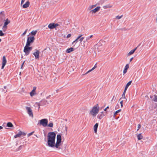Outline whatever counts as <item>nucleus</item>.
<instances>
[{"label": "nucleus", "mask_w": 157, "mask_h": 157, "mask_svg": "<svg viewBox=\"0 0 157 157\" xmlns=\"http://www.w3.org/2000/svg\"><path fill=\"white\" fill-rule=\"evenodd\" d=\"M47 146L51 147H55L56 134L54 132H50L48 133Z\"/></svg>", "instance_id": "nucleus-1"}, {"label": "nucleus", "mask_w": 157, "mask_h": 157, "mask_svg": "<svg viewBox=\"0 0 157 157\" xmlns=\"http://www.w3.org/2000/svg\"><path fill=\"white\" fill-rule=\"evenodd\" d=\"M99 112V107L98 104L94 106L90 110V114L93 117H95Z\"/></svg>", "instance_id": "nucleus-2"}, {"label": "nucleus", "mask_w": 157, "mask_h": 157, "mask_svg": "<svg viewBox=\"0 0 157 157\" xmlns=\"http://www.w3.org/2000/svg\"><path fill=\"white\" fill-rule=\"evenodd\" d=\"M61 142V136L60 134H58L57 136V141L56 144H54L55 147L59 149H60L59 147L60 145Z\"/></svg>", "instance_id": "nucleus-3"}, {"label": "nucleus", "mask_w": 157, "mask_h": 157, "mask_svg": "<svg viewBox=\"0 0 157 157\" xmlns=\"http://www.w3.org/2000/svg\"><path fill=\"white\" fill-rule=\"evenodd\" d=\"M35 40V37L33 36L28 37L26 45L30 46L34 42Z\"/></svg>", "instance_id": "nucleus-4"}, {"label": "nucleus", "mask_w": 157, "mask_h": 157, "mask_svg": "<svg viewBox=\"0 0 157 157\" xmlns=\"http://www.w3.org/2000/svg\"><path fill=\"white\" fill-rule=\"evenodd\" d=\"M48 120L47 119H43L39 121L38 124L40 125H42L43 127H45L48 125Z\"/></svg>", "instance_id": "nucleus-5"}, {"label": "nucleus", "mask_w": 157, "mask_h": 157, "mask_svg": "<svg viewBox=\"0 0 157 157\" xmlns=\"http://www.w3.org/2000/svg\"><path fill=\"white\" fill-rule=\"evenodd\" d=\"M48 103L47 100L43 99L40 101L39 103H36V104L38 106V109L40 108V106H44Z\"/></svg>", "instance_id": "nucleus-6"}, {"label": "nucleus", "mask_w": 157, "mask_h": 157, "mask_svg": "<svg viewBox=\"0 0 157 157\" xmlns=\"http://www.w3.org/2000/svg\"><path fill=\"white\" fill-rule=\"evenodd\" d=\"M28 46H29L26 45L24 47L23 51L25 53V55L27 56L30 52V51L28 48Z\"/></svg>", "instance_id": "nucleus-7"}, {"label": "nucleus", "mask_w": 157, "mask_h": 157, "mask_svg": "<svg viewBox=\"0 0 157 157\" xmlns=\"http://www.w3.org/2000/svg\"><path fill=\"white\" fill-rule=\"evenodd\" d=\"M26 109L29 116L30 117H33V114L32 111V110L31 108L29 107H26Z\"/></svg>", "instance_id": "nucleus-8"}, {"label": "nucleus", "mask_w": 157, "mask_h": 157, "mask_svg": "<svg viewBox=\"0 0 157 157\" xmlns=\"http://www.w3.org/2000/svg\"><path fill=\"white\" fill-rule=\"evenodd\" d=\"M7 61L5 56H4L2 58V67H1L2 69H3L6 64Z\"/></svg>", "instance_id": "nucleus-9"}, {"label": "nucleus", "mask_w": 157, "mask_h": 157, "mask_svg": "<svg viewBox=\"0 0 157 157\" xmlns=\"http://www.w3.org/2000/svg\"><path fill=\"white\" fill-rule=\"evenodd\" d=\"M36 52L33 53V54L35 58L36 59H39V54L40 53V52L39 50L36 49L35 50Z\"/></svg>", "instance_id": "nucleus-10"}, {"label": "nucleus", "mask_w": 157, "mask_h": 157, "mask_svg": "<svg viewBox=\"0 0 157 157\" xmlns=\"http://www.w3.org/2000/svg\"><path fill=\"white\" fill-rule=\"evenodd\" d=\"M100 8V7L99 6H98L96 7V8H95L94 9L91 10L90 11V13H95L96 12H97L98 11Z\"/></svg>", "instance_id": "nucleus-11"}, {"label": "nucleus", "mask_w": 157, "mask_h": 157, "mask_svg": "<svg viewBox=\"0 0 157 157\" xmlns=\"http://www.w3.org/2000/svg\"><path fill=\"white\" fill-rule=\"evenodd\" d=\"M36 89V87H33V90L30 93V94L31 97H33V96H34L35 94H36L35 90Z\"/></svg>", "instance_id": "nucleus-12"}, {"label": "nucleus", "mask_w": 157, "mask_h": 157, "mask_svg": "<svg viewBox=\"0 0 157 157\" xmlns=\"http://www.w3.org/2000/svg\"><path fill=\"white\" fill-rule=\"evenodd\" d=\"M129 67V65L128 64H127L125 66L124 69L123 71V75L125 74L127 71V70Z\"/></svg>", "instance_id": "nucleus-13"}, {"label": "nucleus", "mask_w": 157, "mask_h": 157, "mask_svg": "<svg viewBox=\"0 0 157 157\" xmlns=\"http://www.w3.org/2000/svg\"><path fill=\"white\" fill-rule=\"evenodd\" d=\"M30 4V2L29 1H27L25 4H24L23 6L22 7L24 8H25L28 7L29 5Z\"/></svg>", "instance_id": "nucleus-14"}, {"label": "nucleus", "mask_w": 157, "mask_h": 157, "mask_svg": "<svg viewBox=\"0 0 157 157\" xmlns=\"http://www.w3.org/2000/svg\"><path fill=\"white\" fill-rule=\"evenodd\" d=\"M98 126V124L96 123L94 126V129L95 133H96L97 132V128Z\"/></svg>", "instance_id": "nucleus-15"}, {"label": "nucleus", "mask_w": 157, "mask_h": 157, "mask_svg": "<svg viewBox=\"0 0 157 157\" xmlns=\"http://www.w3.org/2000/svg\"><path fill=\"white\" fill-rule=\"evenodd\" d=\"M127 90V89H125L124 88V90L123 93L122 94V97L120 98V100L121 98H122L125 99L126 100L127 99L125 98V94L126 91V90Z\"/></svg>", "instance_id": "nucleus-16"}, {"label": "nucleus", "mask_w": 157, "mask_h": 157, "mask_svg": "<svg viewBox=\"0 0 157 157\" xmlns=\"http://www.w3.org/2000/svg\"><path fill=\"white\" fill-rule=\"evenodd\" d=\"M48 27L50 29H53L55 28L54 26V23H51L49 24Z\"/></svg>", "instance_id": "nucleus-17"}, {"label": "nucleus", "mask_w": 157, "mask_h": 157, "mask_svg": "<svg viewBox=\"0 0 157 157\" xmlns=\"http://www.w3.org/2000/svg\"><path fill=\"white\" fill-rule=\"evenodd\" d=\"M105 115L104 114L99 113L97 116V118L100 120Z\"/></svg>", "instance_id": "nucleus-18"}, {"label": "nucleus", "mask_w": 157, "mask_h": 157, "mask_svg": "<svg viewBox=\"0 0 157 157\" xmlns=\"http://www.w3.org/2000/svg\"><path fill=\"white\" fill-rule=\"evenodd\" d=\"M74 50V48H68L66 50V52L67 53H70Z\"/></svg>", "instance_id": "nucleus-19"}, {"label": "nucleus", "mask_w": 157, "mask_h": 157, "mask_svg": "<svg viewBox=\"0 0 157 157\" xmlns=\"http://www.w3.org/2000/svg\"><path fill=\"white\" fill-rule=\"evenodd\" d=\"M137 49V48H135L134 49H132L128 53V56L132 54L134 52H135V51Z\"/></svg>", "instance_id": "nucleus-20"}, {"label": "nucleus", "mask_w": 157, "mask_h": 157, "mask_svg": "<svg viewBox=\"0 0 157 157\" xmlns=\"http://www.w3.org/2000/svg\"><path fill=\"white\" fill-rule=\"evenodd\" d=\"M10 22V21L9 20L8 18H7L5 20V21L4 24V27H5L6 26H7Z\"/></svg>", "instance_id": "nucleus-21"}, {"label": "nucleus", "mask_w": 157, "mask_h": 157, "mask_svg": "<svg viewBox=\"0 0 157 157\" xmlns=\"http://www.w3.org/2000/svg\"><path fill=\"white\" fill-rule=\"evenodd\" d=\"M5 15L4 14H2V15H0V21H3L5 20Z\"/></svg>", "instance_id": "nucleus-22"}, {"label": "nucleus", "mask_w": 157, "mask_h": 157, "mask_svg": "<svg viewBox=\"0 0 157 157\" xmlns=\"http://www.w3.org/2000/svg\"><path fill=\"white\" fill-rule=\"evenodd\" d=\"M132 82V81H130L128 82L125 86V89H127L128 87L131 84Z\"/></svg>", "instance_id": "nucleus-23"}, {"label": "nucleus", "mask_w": 157, "mask_h": 157, "mask_svg": "<svg viewBox=\"0 0 157 157\" xmlns=\"http://www.w3.org/2000/svg\"><path fill=\"white\" fill-rule=\"evenodd\" d=\"M143 137V136L142 135H141V133L139 134L138 135V136H137V137L138 139L139 140H140L142 139Z\"/></svg>", "instance_id": "nucleus-24"}, {"label": "nucleus", "mask_w": 157, "mask_h": 157, "mask_svg": "<svg viewBox=\"0 0 157 157\" xmlns=\"http://www.w3.org/2000/svg\"><path fill=\"white\" fill-rule=\"evenodd\" d=\"M97 67V66H96V64H95V65H94V67H93L91 70L88 71L86 74H87V73H88L90 72V71H93V70H94V69H95V68H96Z\"/></svg>", "instance_id": "nucleus-25"}, {"label": "nucleus", "mask_w": 157, "mask_h": 157, "mask_svg": "<svg viewBox=\"0 0 157 157\" xmlns=\"http://www.w3.org/2000/svg\"><path fill=\"white\" fill-rule=\"evenodd\" d=\"M7 126L8 127H12L13 125L11 122H9L7 124Z\"/></svg>", "instance_id": "nucleus-26"}, {"label": "nucleus", "mask_w": 157, "mask_h": 157, "mask_svg": "<svg viewBox=\"0 0 157 157\" xmlns=\"http://www.w3.org/2000/svg\"><path fill=\"white\" fill-rule=\"evenodd\" d=\"M21 135V133L20 131L18 134H16L14 136V138H17L18 137H20Z\"/></svg>", "instance_id": "nucleus-27"}, {"label": "nucleus", "mask_w": 157, "mask_h": 157, "mask_svg": "<svg viewBox=\"0 0 157 157\" xmlns=\"http://www.w3.org/2000/svg\"><path fill=\"white\" fill-rule=\"evenodd\" d=\"M53 124L52 121H50L49 122V124H48L47 126H48V127H52L53 126Z\"/></svg>", "instance_id": "nucleus-28"}, {"label": "nucleus", "mask_w": 157, "mask_h": 157, "mask_svg": "<svg viewBox=\"0 0 157 157\" xmlns=\"http://www.w3.org/2000/svg\"><path fill=\"white\" fill-rule=\"evenodd\" d=\"M121 111V109H119L117 111H116L114 113V115H113V116L115 117L116 115H117V114L120 112V111Z\"/></svg>", "instance_id": "nucleus-29"}, {"label": "nucleus", "mask_w": 157, "mask_h": 157, "mask_svg": "<svg viewBox=\"0 0 157 157\" xmlns=\"http://www.w3.org/2000/svg\"><path fill=\"white\" fill-rule=\"evenodd\" d=\"M37 31L36 30H35V31H32L30 33V34H31V35H33V36H35V35L36 34V33H37Z\"/></svg>", "instance_id": "nucleus-30"}, {"label": "nucleus", "mask_w": 157, "mask_h": 157, "mask_svg": "<svg viewBox=\"0 0 157 157\" xmlns=\"http://www.w3.org/2000/svg\"><path fill=\"white\" fill-rule=\"evenodd\" d=\"M78 39L76 38L72 43V44L74 45H75V44L78 42Z\"/></svg>", "instance_id": "nucleus-31"}, {"label": "nucleus", "mask_w": 157, "mask_h": 157, "mask_svg": "<svg viewBox=\"0 0 157 157\" xmlns=\"http://www.w3.org/2000/svg\"><path fill=\"white\" fill-rule=\"evenodd\" d=\"M111 7H112V6H110L109 5L105 6H103V8L105 9L108 8H110Z\"/></svg>", "instance_id": "nucleus-32"}, {"label": "nucleus", "mask_w": 157, "mask_h": 157, "mask_svg": "<svg viewBox=\"0 0 157 157\" xmlns=\"http://www.w3.org/2000/svg\"><path fill=\"white\" fill-rule=\"evenodd\" d=\"M86 39L87 42L89 43L90 42V39L88 37H86Z\"/></svg>", "instance_id": "nucleus-33"}, {"label": "nucleus", "mask_w": 157, "mask_h": 157, "mask_svg": "<svg viewBox=\"0 0 157 157\" xmlns=\"http://www.w3.org/2000/svg\"><path fill=\"white\" fill-rule=\"evenodd\" d=\"M154 101L155 102H157V96L155 95Z\"/></svg>", "instance_id": "nucleus-34"}, {"label": "nucleus", "mask_w": 157, "mask_h": 157, "mask_svg": "<svg viewBox=\"0 0 157 157\" xmlns=\"http://www.w3.org/2000/svg\"><path fill=\"white\" fill-rule=\"evenodd\" d=\"M28 31V29H26L25 30L24 32L22 33V34L21 35V36H24L26 33L27 31Z\"/></svg>", "instance_id": "nucleus-35"}, {"label": "nucleus", "mask_w": 157, "mask_h": 157, "mask_svg": "<svg viewBox=\"0 0 157 157\" xmlns=\"http://www.w3.org/2000/svg\"><path fill=\"white\" fill-rule=\"evenodd\" d=\"M6 29H7V26H5V27H4V25L3 26L2 29L4 32H5L6 31Z\"/></svg>", "instance_id": "nucleus-36"}, {"label": "nucleus", "mask_w": 157, "mask_h": 157, "mask_svg": "<svg viewBox=\"0 0 157 157\" xmlns=\"http://www.w3.org/2000/svg\"><path fill=\"white\" fill-rule=\"evenodd\" d=\"M34 132V131H33L29 133L28 135H27V136H28V137H29V136H31V135H33V134Z\"/></svg>", "instance_id": "nucleus-37"}, {"label": "nucleus", "mask_w": 157, "mask_h": 157, "mask_svg": "<svg viewBox=\"0 0 157 157\" xmlns=\"http://www.w3.org/2000/svg\"><path fill=\"white\" fill-rule=\"evenodd\" d=\"M21 133V135H22L23 136H25L26 135V133L22 132L21 131H20Z\"/></svg>", "instance_id": "nucleus-38"}, {"label": "nucleus", "mask_w": 157, "mask_h": 157, "mask_svg": "<svg viewBox=\"0 0 157 157\" xmlns=\"http://www.w3.org/2000/svg\"><path fill=\"white\" fill-rule=\"evenodd\" d=\"M122 17V15H121V16H117L116 17V18L118 19H120Z\"/></svg>", "instance_id": "nucleus-39"}, {"label": "nucleus", "mask_w": 157, "mask_h": 157, "mask_svg": "<svg viewBox=\"0 0 157 157\" xmlns=\"http://www.w3.org/2000/svg\"><path fill=\"white\" fill-rule=\"evenodd\" d=\"M4 35V34L3 33L2 30H0V36H2Z\"/></svg>", "instance_id": "nucleus-40"}, {"label": "nucleus", "mask_w": 157, "mask_h": 157, "mask_svg": "<svg viewBox=\"0 0 157 157\" xmlns=\"http://www.w3.org/2000/svg\"><path fill=\"white\" fill-rule=\"evenodd\" d=\"M84 39V37H81V38L79 39V41H80V42H81L83 41Z\"/></svg>", "instance_id": "nucleus-41"}, {"label": "nucleus", "mask_w": 157, "mask_h": 157, "mask_svg": "<svg viewBox=\"0 0 157 157\" xmlns=\"http://www.w3.org/2000/svg\"><path fill=\"white\" fill-rule=\"evenodd\" d=\"M93 8H94L93 7V6H90L88 8V10H90L91 9H92Z\"/></svg>", "instance_id": "nucleus-42"}, {"label": "nucleus", "mask_w": 157, "mask_h": 157, "mask_svg": "<svg viewBox=\"0 0 157 157\" xmlns=\"http://www.w3.org/2000/svg\"><path fill=\"white\" fill-rule=\"evenodd\" d=\"M141 125L140 124H138V128L137 129V131H138L139 129L141 128Z\"/></svg>", "instance_id": "nucleus-43"}, {"label": "nucleus", "mask_w": 157, "mask_h": 157, "mask_svg": "<svg viewBox=\"0 0 157 157\" xmlns=\"http://www.w3.org/2000/svg\"><path fill=\"white\" fill-rule=\"evenodd\" d=\"M82 36V34H80L79 35L78 37L77 38V39H79L80 38H81Z\"/></svg>", "instance_id": "nucleus-44"}, {"label": "nucleus", "mask_w": 157, "mask_h": 157, "mask_svg": "<svg viewBox=\"0 0 157 157\" xmlns=\"http://www.w3.org/2000/svg\"><path fill=\"white\" fill-rule=\"evenodd\" d=\"M22 146L21 145L20 146H19V147L18 148V149L17 150V151H18L20 150H21V149L22 148Z\"/></svg>", "instance_id": "nucleus-45"}, {"label": "nucleus", "mask_w": 157, "mask_h": 157, "mask_svg": "<svg viewBox=\"0 0 157 157\" xmlns=\"http://www.w3.org/2000/svg\"><path fill=\"white\" fill-rule=\"evenodd\" d=\"M59 25V24L57 23L55 24L54 23V26L55 28H56V27L58 26Z\"/></svg>", "instance_id": "nucleus-46"}, {"label": "nucleus", "mask_w": 157, "mask_h": 157, "mask_svg": "<svg viewBox=\"0 0 157 157\" xmlns=\"http://www.w3.org/2000/svg\"><path fill=\"white\" fill-rule=\"evenodd\" d=\"M28 48H29V50L30 51H31L32 50V49H33V48L32 47L28 46Z\"/></svg>", "instance_id": "nucleus-47"}, {"label": "nucleus", "mask_w": 157, "mask_h": 157, "mask_svg": "<svg viewBox=\"0 0 157 157\" xmlns=\"http://www.w3.org/2000/svg\"><path fill=\"white\" fill-rule=\"evenodd\" d=\"M71 36V35L70 34H68L67 35V37L68 38H69L70 37V36Z\"/></svg>", "instance_id": "nucleus-48"}, {"label": "nucleus", "mask_w": 157, "mask_h": 157, "mask_svg": "<svg viewBox=\"0 0 157 157\" xmlns=\"http://www.w3.org/2000/svg\"><path fill=\"white\" fill-rule=\"evenodd\" d=\"M24 63H25V61H24V62L23 63H22V65H21V69H22V67H23V65H24Z\"/></svg>", "instance_id": "nucleus-49"}, {"label": "nucleus", "mask_w": 157, "mask_h": 157, "mask_svg": "<svg viewBox=\"0 0 157 157\" xmlns=\"http://www.w3.org/2000/svg\"><path fill=\"white\" fill-rule=\"evenodd\" d=\"M109 108V107L108 106H107L105 108V109L104 110L105 111H106L107 109Z\"/></svg>", "instance_id": "nucleus-50"}, {"label": "nucleus", "mask_w": 157, "mask_h": 157, "mask_svg": "<svg viewBox=\"0 0 157 157\" xmlns=\"http://www.w3.org/2000/svg\"><path fill=\"white\" fill-rule=\"evenodd\" d=\"M25 1V0H21V4H22Z\"/></svg>", "instance_id": "nucleus-51"}, {"label": "nucleus", "mask_w": 157, "mask_h": 157, "mask_svg": "<svg viewBox=\"0 0 157 157\" xmlns=\"http://www.w3.org/2000/svg\"><path fill=\"white\" fill-rule=\"evenodd\" d=\"M93 35H91L90 36H89L88 37L90 38V39L93 37Z\"/></svg>", "instance_id": "nucleus-52"}, {"label": "nucleus", "mask_w": 157, "mask_h": 157, "mask_svg": "<svg viewBox=\"0 0 157 157\" xmlns=\"http://www.w3.org/2000/svg\"><path fill=\"white\" fill-rule=\"evenodd\" d=\"M133 59V58L132 57L131 58H130V62H131L132 60V59Z\"/></svg>", "instance_id": "nucleus-53"}, {"label": "nucleus", "mask_w": 157, "mask_h": 157, "mask_svg": "<svg viewBox=\"0 0 157 157\" xmlns=\"http://www.w3.org/2000/svg\"><path fill=\"white\" fill-rule=\"evenodd\" d=\"M120 103L121 104H121H123V101H120Z\"/></svg>", "instance_id": "nucleus-54"}, {"label": "nucleus", "mask_w": 157, "mask_h": 157, "mask_svg": "<svg viewBox=\"0 0 157 157\" xmlns=\"http://www.w3.org/2000/svg\"><path fill=\"white\" fill-rule=\"evenodd\" d=\"M86 42V39L85 40H84V41H83V43H83V44H84V46H85V44H84V43H85Z\"/></svg>", "instance_id": "nucleus-55"}, {"label": "nucleus", "mask_w": 157, "mask_h": 157, "mask_svg": "<svg viewBox=\"0 0 157 157\" xmlns=\"http://www.w3.org/2000/svg\"><path fill=\"white\" fill-rule=\"evenodd\" d=\"M3 12H1L0 13V15H2V14H3V13H2Z\"/></svg>", "instance_id": "nucleus-56"}, {"label": "nucleus", "mask_w": 157, "mask_h": 157, "mask_svg": "<svg viewBox=\"0 0 157 157\" xmlns=\"http://www.w3.org/2000/svg\"><path fill=\"white\" fill-rule=\"evenodd\" d=\"M140 44H141V43L136 48H137L138 47H139L140 46Z\"/></svg>", "instance_id": "nucleus-57"}, {"label": "nucleus", "mask_w": 157, "mask_h": 157, "mask_svg": "<svg viewBox=\"0 0 157 157\" xmlns=\"http://www.w3.org/2000/svg\"><path fill=\"white\" fill-rule=\"evenodd\" d=\"M2 128L3 127L2 126H0V129H2Z\"/></svg>", "instance_id": "nucleus-58"}, {"label": "nucleus", "mask_w": 157, "mask_h": 157, "mask_svg": "<svg viewBox=\"0 0 157 157\" xmlns=\"http://www.w3.org/2000/svg\"><path fill=\"white\" fill-rule=\"evenodd\" d=\"M153 98V96H150V98Z\"/></svg>", "instance_id": "nucleus-59"}, {"label": "nucleus", "mask_w": 157, "mask_h": 157, "mask_svg": "<svg viewBox=\"0 0 157 157\" xmlns=\"http://www.w3.org/2000/svg\"><path fill=\"white\" fill-rule=\"evenodd\" d=\"M121 105V107H123V104Z\"/></svg>", "instance_id": "nucleus-60"}, {"label": "nucleus", "mask_w": 157, "mask_h": 157, "mask_svg": "<svg viewBox=\"0 0 157 157\" xmlns=\"http://www.w3.org/2000/svg\"><path fill=\"white\" fill-rule=\"evenodd\" d=\"M104 112H101V114H104Z\"/></svg>", "instance_id": "nucleus-61"}, {"label": "nucleus", "mask_w": 157, "mask_h": 157, "mask_svg": "<svg viewBox=\"0 0 157 157\" xmlns=\"http://www.w3.org/2000/svg\"><path fill=\"white\" fill-rule=\"evenodd\" d=\"M114 96H113V98L112 99V100H113V99H114Z\"/></svg>", "instance_id": "nucleus-62"}, {"label": "nucleus", "mask_w": 157, "mask_h": 157, "mask_svg": "<svg viewBox=\"0 0 157 157\" xmlns=\"http://www.w3.org/2000/svg\"><path fill=\"white\" fill-rule=\"evenodd\" d=\"M92 6H93V7H94L95 6H96V5H92Z\"/></svg>", "instance_id": "nucleus-63"}, {"label": "nucleus", "mask_w": 157, "mask_h": 157, "mask_svg": "<svg viewBox=\"0 0 157 157\" xmlns=\"http://www.w3.org/2000/svg\"><path fill=\"white\" fill-rule=\"evenodd\" d=\"M35 135L36 136V137L38 138V137L37 136V135Z\"/></svg>", "instance_id": "nucleus-64"}]
</instances>
